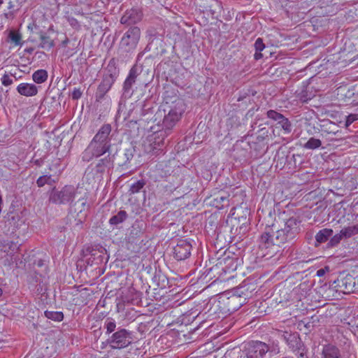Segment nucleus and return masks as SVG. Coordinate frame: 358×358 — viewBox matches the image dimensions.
I'll return each mask as SVG.
<instances>
[{
	"label": "nucleus",
	"mask_w": 358,
	"mask_h": 358,
	"mask_svg": "<svg viewBox=\"0 0 358 358\" xmlns=\"http://www.w3.org/2000/svg\"><path fill=\"white\" fill-rule=\"evenodd\" d=\"M139 75L138 69L134 66L129 71V74L123 84V95L125 97H131L134 93L133 85L136 83L137 76Z\"/></svg>",
	"instance_id": "nucleus-14"
},
{
	"label": "nucleus",
	"mask_w": 358,
	"mask_h": 358,
	"mask_svg": "<svg viewBox=\"0 0 358 358\" xmlns=\"http://www.w3.org/2000/svg\"><path fill=\"white\" fill-rule=\"evenodd\" d=\"M343 238L344 236L342 235V232L341 231L339 234H337L331 238L328 243V245L329 247H334L337 245Z\"/></svg>",
	"instance_id": "nucleus-37"
},
{
	"label": "nucleus",
	"mask_w": 358,
	"mask_h": 358,
	"mask_svg": "<svg viewBox=\"0 0 358 358\" xmlns=\"http://www.w3.org/2000/svg\"><path fill=\"white\" fill-rule=\"evenodd\" d=\"M354 208L358 210V201L354 203Z\"/></svg>",
	"instance_id": "nucleus-50"
},
{
	"label": "nucleus",
	"mask_w": 358,
	"mask_h": 358,
	"mask_svg": "<svg viewBox=\"0 0 358 358\" xmlns=\"http://www.w3.org/2000/svg\"><path fill=\"white\" fill-rule=\"evenodd\" d=\"M17 92L24 96H33L38 93V87L32 83H22L17 87Z\"/></svg>",
	"instance_id": "nucleus-19"
},
{
	"label": "nucleus",
	"mask_w": 358,
	"mask_h": 358,
	"mask_svg": "<svg viewBox=\"0 0 358 358\" xmlns=\"http://www.w3.org/2000/svg\"><path fill=\"white\" fill-rule=\"evenodd\" d=\"M321 358H341L340 350L331 344L323 346Z\"/></svg>",
	"instance_id": "nucleus-21"
},
{
	"label": "nucleus",
	"mask_w": 358,
	"mask_h": 358,
	"mask_svg": "<svg viewBox=\"0 0 358 358\" xmlns=\"http://www.w3.org/2000/svg\"><path fill=\"white\" fill-rule=\"evenodd\" d=\"M134 341L133 332L124 329L118 328L107 339L111 349L121 350L129 346Z\"/></svg>",
	"instance_id": "nucleus-7"
},
{
	"label": "nucleus",
	"mask_w": 358,
	"mask_h": 358,
	"mask_svg": "<svg viewBox=\"0 0 358 358\" xmlns=\"http://www.w3.org/2000/svg\"><path fill=\"white\" fill-rule=\"evenodd\" d=\"M3 3V0H0V8L1 7Z\"/></svg>",
	"instance_id": "nucleus-53"
},
{
	"label": "nucleus",
	"mask_w": 358,
	"mask_h": 358,
	"mask_svg": "<svg viewBox=\"0 0 358 358\" xmlns=\"http://www.w3.org/2000/svg\"><path fill=\"white\" fill-rule=\"evenodd\" d=\"M212 205L217 209H223L229 206L228 196L226 195L219 194L213 198Z\"/></svg>",
	"instance_id": "nucleus-24"
},
{
	"label": "nucleus",
	"mask_w": 358,
	"mask_h": 358,
	"mask_svg": "<svg viewBox=\"0 0 358 358\" xmlns=\"http://www.w3.org/2000/svg\"><path fill=\"white\" fill-rule=\"evenodd\" d=\"M156 115H159V116H160V117H161V116L162 115V111H161V110H159V111L157 113Z\"/></svg>",
	"instance_id": "nucleus-51"
},
{
	"label": "nucleus",
	"mask_w": 358,
	"mask_h": 358,
	"mask_svg": "<svg viewBox=\"0 0 358 358\" xmlns=\"http://www.w3.org/2000/svg\"><path fill=\"white\" fill-rule=\"evenodd\" d=\"M19 249L17 243L8 240L0 241V263L10 266L17 260L16 253Z\"/></svg>",
	"instance_id": "nucleus-8"
},
{
	"label": "nucleus",
	"mask_w": 358,
	"mask_h": 358,
	"mask_svg": "<svg viewBox=\"0 0 358 358\" xmlns=\"http://www.w3.org/2000/svg\"><path fill=\"white\" fill-rule=\"evenodd\" d=\"M314 129L320 131L322 136L336 135L340 132V126L328 119L320 120L317 127H314Z\"/></svg>",
	"instance_id": "nucleus-15"
},
{
	"label": "nucleus",
	"mask_w": 358,
	"mask_h": 358,
	"mask_svg": "<svg viewBox=\"0 0 358 358\" xmlns=\"http://www.w3.org/2000/svg\"><path fill=\"white\" fill-rule=\"evenodd\" d=\"M321 145L322 141L320 139L312 137L303 145V148L308 150H315Z\"/></svg>",
	"instance_id": "nucleus-32"
},
{
	"label": "nucleus",
	"mask_w": 358,
	"mask_h": 358,
	"mask_svg": "<svg viewBox=\"0 0 358 358\" xmlns=\"http://www.w3.org/2000/svg\"><path fill=\"white\" fill-rule=\"evenodd\" d=\"M89 208L90 205L87 203V193H85L83 196L79 197L76 201H73L70 206V209L78 214L85 212L88 210Z\"/></svg>",
	"instance_id": "nucleus-18"
},
{
	"label": "nucleus",
	"mask_w": 358,
	"mask_h": 358,
	"mask_svg": "<svg viewBox=\"0 0 358 358\" xmlns=\"http://www.w3.org/2000/svg\"><path fill=\"white\" fill-rule=\"evenodd\" d=\"M104 328L106 329V334H110L114 333L116 329V322L112 318H107L104 322Z\"/></svg>",
	"instance_id": "nucleus-33"
},
{
	"label": "nucleus",
	"mask_w": 358,
	"mask_h": 358,
	"mask_svg": "<svg viewBox=\"0 0 358 358\" xmlns=\"http://www.w3.org/2000/svg\"><path fill=\"white\" fill-rule=\"evenodd\" d=\"M33 51V49L32 48H29V49H27V52H28L29 53H31Z\"/></svg>",
	"instance_id": "nucleus-52"
},
{
	"label": "nucleus",
	"mask_w": 358,
	"mask_h": 358,
	"mask_svg": "<svg viewBox=\"0 0 358 358\" xmlns=\"http://www.w3.org/2000/svg\"><path fill=\"white\" fill-rule=\"evenodd\" d=\"M127 217V213L124 210H120L116 215L112 216L109 220L111 225H117L123 222Z\"/></svg>",
	"instance_id": "nucleus-28"
},
{
	"label": "nucleus",
	"mask_w": 358,
	"mask_h": 358,
	"mask_svg": "<svg viewBox=\"0 0 358 358\" xmlns=\"http://www.w3.org/2000/svg\"><path fill=\"white\" fill-rule=\"evenodd\" d=\"M141 38V30L138 27H130L121 38L120 46L124 52H133Z\"/></svg>",
	"instance_id": "nucleus-9"
},
{
	"label": "nucleus",
	"mask_w": 358,
	"mask_h": 358,
	"mask_svg": "<svg viewBox=\"0 0 358 358\" xmlns=\"http://www.w3.org/2000/svg\"><path fill=\"white\" fill-rule=\"evenodd\" d=\"M112 127L110 124H104L98 130L87 148L82 152V160L89 162L94 158L110 153L111 148L110 133Z\"/></svg>",
	"instance_id": "nucleus-2"
},
{
	"label": "nucleus",
	"mask_w": 358,
	"mask_h": 358,
	"mask_svg": "<svg viewBox=\"0 0 358 358\" xmlns=\"http://www.w3.org/2000/svg\"><path fill=\"white\" fill-rule=\"evenodd\" d=\"M324 274V270L321 268L317 270V276H322Z\"/></svg>",
	"instance_id": "nucleus-46"
},
{
	"label": "nucleus",
	"mask_w": 358,
	"mask_h": 358,
	"mask_svg": "<svg viewBox=\"0 0 358 358\" xmlns=\"http://www.w3.org/2000/svg\"><path fill=\"white\" fill-rule=\"evenodd\" d=\"M142 13L136 9L127 10L122 16L120 22L123 24H133L141 20Z\"/></svg>",
	"instance_id": "nucleus-17"
},
{
	"label": "nucleus",
	"mask_w": 358,
	"mask_h": 358,
	"mask_svg": "<svg viewBox=\"0 0 358 358\" xmlns=\"http://www.w3.org/2000/svg\"><path fill=\"white\" fill-rule=\"evenodd\" d=\"M8 41L10 43L15 46L22 45V36L21 34L15 31H10L8 34Z\"/></svg>",
	"instance_id": "nucleus-30"
},
{
	"label": "nucleus",
	"mask_w": 358,
	"mask_h": 358,
	"mask_svg": "<svg viewBox=\"0 0 358 358\" xmlns=\"http://www.w3.org/2000/svg\"><path fill=\"white\" fill-rule=\"evenodd\" d=\"M2 294V289L0 287V296Z\"/></svg>",
	"instance_id": "nucleus-54"
},
{
	"label": "nucleus",
	"mask_w": 358,
	"mask_h": 358,
	"mask_svg": "<svg viewBox=\"0 0 358 358\" xmlns=\"http://www.w3.org/2000/svg\"><path fill=\"white\" fill-rule=\"evenodd\" d=\"M266 115L268 118L277 122L278 124L283 129L285 134H289L292 131V123L282 114L274 110H269L267 111Z\"/></svg>",
	"instance_id": "nucleus-13"
},
{
	"label": "nucleus",
	"mask_w": 358,
	"mask_h": 358,
	"mask_svg": "<svg viewBox=\"0 0 358 358\" xmlns=\"http://www.w3.org/2000/svg\"><path fill=\"white\" fill-rule=\"evenodd\" d=\"M82 94H83V92H82L80 88L75 87V88H73V92L71 93V97L74 100H78L81 97Z\"/></svg>",
	"instance_id": "nucleus-40"
},
{
	"label": "nucleus",
	"mask_w": 358,
	"mask_h": 358,
	"mask_svg": "<svg viewBox=\"0 0 358 358\" xmlns=\"http://www.w3.org/2000/svg\"><path fill=\"white\" fill-rule=\"evenodd\" d=\"M192 249V243L187 239L178 240L173 248V257L178 261H182L189 258Z\"/></svg>",
	"instance_id": "nucleus-12"
},
{
	"label": "nucleus",
	"mask_w": 358,
	"mask_h": 358,
	"mask_svg": "<svg viewBox=\"0 0 358 358\" xmlns=\"http://www.w3.org/2000/svg\"><path fill=\"white\" fill-rule=\"evenodd\" d=\"M120 73V70L117 67L113 59L110 60L104 71V74L101 83L99 85L96 92V99H102L106 94L110 90L115 82Z\"/></svg>",
	"instance_id": "nucleus-5"
},
{
	"label": "nucleus",
	"mask_w": 358,
	"mask_h": 358,
	"mask_svg": "<svg viewBox=\"0 0 358 358\" xmlns=\"http://www.w3.org/2000/svg\"><path fill=\"white\" fill-rule=\"evenodd\" d=\"M263 55L261 53V52H257L255 53L254 55V57L256 60H259L261 58H262Z\"/></svg>",
	"instance_id": "nucleus-45"
},
{
	"label": "nucleus",
	"mask_w": 358,
	"mask_h": 358,
	"mask_svg": "<svg viewBox=\"0 0 358 358\" xmlns=\"http://www.w3.org/2000/svg\"><path fill=\"white\" fill-rule=\"evenodd\" d=\"M162 107L164 113L163 125L168 129H172L185 110V101L176 94L166 91Z\"/></svg>",
	"instance_id": "nucleus-3"
},
{
	"label": "nucleus",
	"mask_w": 358,
	"mask_h": 358,
	"mask_svg": "<svg viewBox=\"0 0 358 358\" xmlns=\"http://www.w3.org/2000/svg\"><path fill=\"white\" fill-rule=\"evenodd\" d=\"M357 110H358V108H357Z\"/></svg>",
	"instance_id": "nucleus-55"
},
{
	"label": "nucleus",
	"mask_w": 358,
	"mask_h": 358,
	"mask_svg": "<svg viewBox=\"0 0 358 358\" xmlns=\"http://www.w3.org/2000/svg\"><path fill=\"white\" fill-rule=\"evenodd\" d=\"M69 40L67 38H65V39L62 42V45L63 47H66V46L67 45V44L69 43Z\"/></svg>",
	"instance_id": "nucleus-47"
},
{
	"label": "nucleus",
	"mask_w": 358,
	"mask_h": 358,
	"mask_svg": "<svg viewBox=\"0 0 358 358\" xmlns=\"http://www.w3.org/2000/svg\"><path fill=\"white\" fill-rule=\"evenodd\" d=\"M145 185V182L143 180H139L131 185L129 192L130 194L138 193Z\"/></svg>",
	"instance_id": "nucleus-35"
},
{
	"label": "nucleus",
	"mask_w": 358,
	"mask_h": 358,
	"mask_svg": "<svg viewBox=\"0 0 358 358\" xmlns=\"http://www.w3.org/2000/svg\"><path fill=\"white\" fill-rule=\"evenodd\" d=\"M33 80L37 84H41L45 82L48 79V72L44 69H39L36 71L32 74Z\"/></svg>",
	"instance_id": "nucleus-27"
},
{
	"label": "nucleus",
	"mask_w": 358,
	"mask_h": 358,
	"mask_svg": "<svg viewBox=\"0 0 358 358\" xmlns=\"http://www.w3.org/2000/svg\"><path fill=\"white\" fill-rule=\"evenodd\" d=\"M228 260V261H230V262H233L234 259H230V258H224L222 260H220V264H221L222 263V262L224 261V262Z\"/></svg>",
	"instance_id": "nucleus-49"
},
{
	"label": "nucleus",
	"mask_w": 358,
	"mask_h": 358,
	"mask_svg": "<svg viewBox=\"0 0 358 358\" xmlns=\"http://www.w3.org/2000/svg\"><path fill=\"white\" fill-rule=\"evenodd\" d=\"M67 21L69 22V24L75 29H78L80 27L78 21L73 17H68Z\"/></svg>",
	"instance_id": "nucleus-41"
},
{
	"label": "nucleus",
	"mask_w": 358,
	"mask_h": 358,
	"mask_svg": "<svg viewBox=\"0 0 358 358\" xmlns=\"http://www.w3.org/2000/svg\"><path fill=\"white\" fill-rule=\"evenodd\" d=\"M313 96L312 91H310L306 85H303L300 89L296 91V97L302 103L308 102Z\"/></svg>",
	"instance_id": "nucleus-22"
},
{
	"label": "nucleus",
	"mask_w": 358,
	"mask_h": 358,
	"mask_svg": "<svg viewBox=\"0 0 358 358\" xmlns=\"http://www.w3.org/2000/svg\"><path fill=\"white\" fill-rule=\"evenodd\" d=\"M135 151V148L132 145H129L128 148L124 149L123 155L121 156L119 159L118 165L120 166H126L127 168L128 164L134 155Z\"/></svg>",
	"instance_id": "nucleus-23"
},
{
	"label": "nucleus",
	"mask_w": 358,
	"mask_h": 358,
	"mask_svg": "<svg viewBox=\"0 0 358 358\" xmlns=\"http://www.w3.org/2000/svg\"><path fill=\"white\" fill-rule=\"evenodd\" d=\"M201 313H198L196 315H194V313H191L189 315H188V317H189L192 320H195L196 319L200 317Z\"/></svg>",
	"instance_id": "nucleus-44"
},
{
	"label": "nucleus",
	"mask_w": 358,
	"mask_h": 358,
	"mask_svg": "<svg viewBox=\"0 0 358 358\" xmlns=\"http://www.w3.org/2000/svg\"><path fill=\"white\" fill-rule=\"evenodd\" d=\"M335 287L338 292L343 294H350L358 292V275L355 277L348 274L344 277L338 278L334 281Z\"/></svg>",
	"instance_id": "nucleus-10"
},
{
	"label": "nucleus",
	"mask_w": 358,
	"mask_h": 358,
	"mask_svg": "<svg viewBox=\"0 0 358 358\" xmlns=\"http://www.w3.org/2000/svg\"><path fill=\"white\" fill-rule=\"evenodd\" d=\"M78 194L80 192L74 186L65 185L60 190L54 189L50 193L49 201L55 204H69L70 206Z\"/></svg>",
	"instance_id": "nucleus-6"
},
{
	"label": "nucleus",
	"mask_w": 358,
	"mask_h": 358,
	"mask_svg": "<svg viewBox=\"0 0 358 358\" xmlns=\"http://www.w3.org/2000/svg\"><path fill=\"white\" fill-rule=\"evenodd\" d=\"M294 353L298 356V358H307L305 356L306 352L304 346L302 347V350H301L300 351H296V352Z\"/></svg>",
	"instance_id": "nucleus-43"
},
{
	"label": "nucleus",
	"mask_w": 358,
	"mask_h": 358,
	"mask_svg": "<svg viewBox=\"0 0 358 358\" xmlns=\"http://www.w3.org/2000/svg\"><path fill=\"white\" fill-rule=\"evenodd\" d=\"M248 289L246 286H241L237 288L235 291L236 295L239 297H243L245 300L246 299L251 296V292H248Z\"/></svg>",
	"instance_id": "nucleus-36"
},
{
	"label": "nucleus",
	"mask_w": 358,
	"mask_h": 358,
	"mask_svg": "<svg viewBox=\"0 0 358 358\" xmlns=\"http://www.w3.org/2000/svg\"><path fill=\"white\" fill-rule=\"evenodd\" d=\"M341 231L345 238H350L358 234V224L344 227Z\"/></svg>",
	"instance_id": "nucleus-29"
},
{
	"label": "nucleus",
	"mask_w": 358,
	"mask_h": 358,
	"mask_svg": "<svg viewBox=\"0 0 358 358\" xmlns=\"http://www.w3.org/2000/svg\"><path fill=\"white\" fill-rule=\"evenodd\" d=\"M41 43L39 47L43 49L50 50L54 46V41L43 32L40 33Z\"/></svg>",
	"instance_id": "nucleus-26"
},
{
	"label": "nucleus",
	"mask_w": 358,
	"mask_h": 358,
	"mask_svg": "<svg viewBox=\"0 0 358 358\" xmlns=\"http://www.w3.org/2000/svg\"><path fill=\"white\" fill-rule=\"evenodd\" d=\"M254 46L257 52H262L265 48V45L261 38H258L255 41Z\"/></svg>",
	"instance_id": "nucleus-39"
},
{
	"label": "nucleus",
	"mask_w": 358,
	"mask_h": 358,
	"mask_svg": "<svg viewBox=\"0 0 358 358\" xmlns=\"http://www.w3.org/2000/svg\"><path fill=\"white\" fill-rule=\"evenodd\" d=\"M16 8V3L15 1L10 0L8 3L7 8L9 10H14Z\"/></svg>",
	"instance_id": "nucleus-42"
},
{
	"label": "nucleus",
	"mask_w": 358,
	"mask_h": 358,
	"mask_svg": "<svg viewBox=\"0 0 358 358\" xmlns=\"http://www.w3.org/2000/svg\"><path fill=\"white\" fill-rule=\"evenodd\" d=\"M162 127L161 129L149 134L143 141V147L145 152L157 154L159 151L162 150L165 138L170 134L172 129H168L163 124Z\"/></svg>",
	"instance_id": "nucleus-4"
},
{
	"label": "nucleus",
	"mask_w": 358,
	"mask_h": 358,
	"mask_svg": "<svg viewBox=\"0 0 358 358\" xmlns=\"http://www.w3.org/2000/svg\"><path fill=\"white\" fill-rule=\"evenodd\" d=\"M1 81L3 85L9 86L13 83V79L11 76H9L6 73L3 74L2 78H1Z\"/></svg>",
	"instance_id": "nucleus-38"
},
{
	"label": "nucleus",
	"mask_w": 358,
	"mask_h": 358,
	"mask_svg": "<svg viewBox=\"0 0 358 358\" xmlns=\"http://www.w3.org/2000/svg\"><path fill=\"white\" fill-rule=\"evenodd\" d=\"M44 265V263H43V261L40 259L37 262V266L41 267V266H43Z\"/></svg>",
	"instance_id": "nucleus-48"
},
{
	"label": "nucleus",
	"mask_w": 358,
	"mask_h": 358,
	"mask_svg": "<svg viewBox=\"0 0 358 358\" xmlns=\"http://www.w3.org/2000/svg\"><path fill=\"white\" fill-rule=\"evenodd\" d=\"M268 219L264 232L259 238L260 249H268L273 246H282L295 239L300 231V221L294 217H287L283 213L272 221L271 211L268 212Z\"/></svg>",
	"instance_id": "nucleus-1"
},
{
	"label": "nucleus",
	"mask_w": 358,
	"mask_h": 358,
	"mask_svg": "<svg viewBox=\"0 0 358 358\" xmlns=\"http://www.w3.org/2000/svg\"><path fill=\"white\" fill-rule=\"evenodd\" d=\"M333 234V230L331 229H322L320 230L315 235L316 242L318 243H325L329 237Z\"/></svg>",
	"instance_id": "nucleus-25"
},
{
	"label": "nucleus",
	"mask_w": 358,
	"mask_h": 358,
	"mask_svg": "<svg viewBox=\"0 0 358 358\" xmlns=\"http://www.w3.org/2000/svg\"><path fill=\"white\" fill-rule=\"evenodd\" d=\"M53 182L55 181L52 179L51 175H43L37 179L36 184L38 187H41L45 184L51 185Z\"/></svg>",
	"instance_id": "nucleus-34"
},
{
	"label": "nucleus",
	"mask_w": 358,
	"mask_h": 358,
	"mask_svg": "<svg viewBox=\"0 0 358 358\" xmlns=\"http://www.w3.org/2000/svg\"><path fill=\"white\" fill-rule=\"evenodd\" d=\"M113 163L114 155L108 153L106 156L97 161L94 166L95 172L101 175L106 171H108L112 169L113 168Z\"/></svg>",
	"instance_id": "nucleus-16"
},
{
	"label": "nucleus",
	"mask_w": 358,
	"mask_h": 358,
	"mask_svg": "<svg viewBox=\"0 0 358 358\" xmlns=\"http://www.w3.org/2000/svg\"><path fill=\"white\" fill-rule=\"evenodd\" d=\"M285 339L287 345L292 349L294 352H296V351H300L302 350V347H303V344L302 343L301 339L296 336L295 334H288L285 332L283 335Z\"/></svg>",
	"instance_id": "nucleus-20"
},
{
	"label": "nucleus",
	"mask_w": 358,
	"mask_h": 358,
	"mask_svg": "<svg viewBox=\"0 0 358 358\" xmlns=\"http://www.w3.org/2000/svg\"><path fill=\"white\" fill-rule=\"evenodd\" d=\"M44 314L48 319L55 322H61L64 319V314L62 311L46 310Z\"/></svg>",
	"instance_id": "nucleus-31"
},
{
	"label": "nucleus",
	"mask_w": 358,
	"mask_h": 358,
	"mask_svg": "<svg viewBox=\"0 0 358 358\" xmlns=\"http://www.w3.org/2000/svg\"><path fill=\"white\" fill-rule=\"evenodd\" d=\"M268 350L269 347L265 343L252 341L245 347L246 358H264Z\"/></svg>",
	"instance_id": "nucleus-11"
}]
</instances>
